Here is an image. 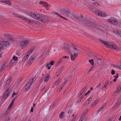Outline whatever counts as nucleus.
Returning a JSON list of instances; mask_svg holds the SVG:
<instances>
[{"label": "nucleus", "instance_id": "62", "mask_svg": "<svg viewBox=\"0 0 121 121\" xmlns=\"http://www.w3.org/2000/svg\"><path fill=\"white\" fill-rule=\"evenodd\" d=\"M39 3L40 4H42L43 3V2L42 1H40Z\"/></svg>", "mask_w": 121, "mask_h": 121}, {"label": "nucleus", "instance_id": "44", "mask_svg": "<svg viewBox=\"0 0 121 121\" xmlns=\"http://www.w3.org/2000/svg\"><path fill=\"white\" fill-rule=\"evenodd\" d=\"M64 114L63 112H62L59 115V117L60 118H61L63 117V115Z\"/></svg>", "mask_w": 121, "mask_h": 121}, {"label": "nucleus", "instance_id": "36", "mask_svg": "<svg viewBox=\"0 0 121 121\" xmlns=\"http://www.w3.org/2000/svg\"><path fill=\"white\" fill-rule=\"evenodd\" d=\"M54 13L55 14H56V15H58L61 18L64 19H66L64 17H63L61 15H60L59 14V13H57L56 12H54Z\"/></svg>", "mask_w": 121, "mask_h": 121}, {"label": "nucleus", "instance_id": "34", "mask_svg": "<svg viewBox=\"0 0 121 121\" xmlns=\"http://www.w3.org/2000/svg\"><path fill=\"white\" fill-rule=\"evenodd\" d=\"M61 79L59 78L58 80L56 81L54 83L55 85H57L60 82Z\"/></svg>", "mask_w": 121, "mask_h": 121}, {"label": "nucleus", "instance_id": "23", "mask_svg": "<svg viewBox=\"0 0 121 121\" xmlns=\"http://www.w3.org/2000/svg\"><path fill=\"white\" fill-rule=\"evenodd\" d=\"M86 86H84L83 88H82L81 91L80 92V95H79V96H80L83 93V92L84 91L86 90Z\"/></svg>", "mask_w": 121, "mask_h": 121}, {"label": "nucleus", "instance_id": "4", "mask_svg": "<svg viewBox=\"0 0 121 121\" xmlns=\"http://www.w3.org/2000/svg\"><path fill=\"white\" fill-rule=\"evenodd\" d=\"M29 15L31 17L39 21H41V20H42V15L40 14H35L31 12L30 13Z\"/></svg>", "mask_w": 121, "mask_h": 121}, {"label": "nucleus", "instance_id": "17", "mask_svg": "<svg viewBox=\"0 0 121 121\" xmlns=\"http://www.w3.org/2000/svg\"><path fill=\"white\" fill-rule=\"evenodd\" d=\"M2 44L3 45H4V46L7 47H9L10 45V43L9 42L5 41H2Z\"/></svg>", "mask_w": 121, "mask_h": 121}, {"label": "nucleus", "instance_id": "32", "mask_svg": "<svg viewBox=\"0 0 121 121\" xmlns=\"http://www.w3.org/2000/svg\"><path fill=\"white\" fill-rule=\"evenodd\" d=\"M46 99L45 97H42L40 99V100L42 103L44 102Z\"/></svg>", "mask_w": 121, "mask_h": 121}, {"label": "nucleus", "instance_id": "53", "mask_svg": "<svg viewBox=\"0 0 121 121\" xmlns=\"http://www.w3.org/2000/svg\"><path fill=\"white\" fill-rule=\"evenodd\" d=\"M90 101H88V100H87L85 102V103H86V104H89L90 102Z\"/></svg>", "mask_w": 121, "mask_h": 121}, {"label": "nucleus", "instance_id": "41", "mask_svg": "<svg viewBox=\"0 0 121 121\" xmlns=\"http://www.w3.org/2000/svg\"><path fill=\"white\" fill-rule=\"evenodd\" d=\"M93 4H94L95 5H96V6H100V4L99 3H98L96 1L95 2H93Z\"/></svg>", "mask_w": 121, "mask_h": 121}, {"label": "nucleus", "instance_id": "10", "mask_svg": "<svg viewBox=\"0 0 121 121\" xmlns=\"http://www.w3.org/2000/svg\"><path fill=\"white\" fill-rule=\"evenodd\" d=\"M95 13L97 15L102 17H105L107 16L106 14L104 12H101L100 10H95Z\"/></svg>", "mask_w": 121, "mask_h": 121}, {"label": "nucleus", "instance_id": "61", "mask_svg": "<svg viewBox=\"0 0 121 121\" xmlns=\"http://www.w3.org/2000/svg\"><path fill=\"white\" fill-rule=\"evenodd\" d=\"M63 60V58H60L59 60L58 61H59L60 63H61V61H62V60Z\"/></svg>", "mask_w": 121, "mask_h": 121}, {"label": "nucleus", "instance_id": "58", "mask_svg": "<svg viewBox=\"0 0 121 121\" xmlns=\"http://www.w3.org/2000/svg\"><path fill=\"white\" fill-rule=\"evenodd\" d=\"M69 56H63V58H64L65 59L66 58H69Z\"/></svg>", "mask_w": 121, "mask_h": 121}, {"label": "nucleus", "instance_id": "35", "mask_svg": "<svg viewBox=\"0 0 121 121\" xmlns=\"http://www.w3.org/2000/svg\"><path fill=\"white\" fill-rule=\"evenodd\" d=\"M89 61L91 65H93L94 64L93 60V59L89 60Z\"/></svg>", "mask_w": 121, "mask_h": 121}, {"label": "nucleus", "instance_id": "40", "mask_svg": "<svg viewBox=\"0 0 121 121\" xmlns=\"http://www.w3.org/2000/svg\"><path fill=\"white\" fill-rule=\"evenodd\" d=\"M54 61L53 60H51L50 61L49 63V64L51 65H54Z\"/></svg>", "mask_w": 121, "mask_h": 121}, {"label": "nucleus", "instance_id": "39", "mask_svg": "<svg viewBox=\"0 0 121 121\" xmlns=\"http://www.w3.org/2000/svg\"><path fill=\"white\" fill-rule=\"evenodd\" d=\"M101 85V84L100 83H99L96 86V87L95 89H98L99 87Z\"/></svg>", "mask_w": 121, "mask_h": 121}, {"label": "nucleus", "instance_id": "14", "mask_svg": "<svg viewBox=\"0 0 121 121\" xmlns=\"http://www.w3.org/2000/svg\"><path fill=\"white\" fill-rule=\"evenodd\" d=\"M13 104L12 103H11V104H10L9 107L8 108L9 109L6 111V113H5V114H4L2 116L4 117H5V116H6L7 115V114L10 111V109L11 108V107H12V105H13Z\"/></svg>", "mask_w": 121, "mask_h": 121}, {"label": "nucleus", "instance_id": "48", "mask_svg": "<svg viewBox=\"0 0 121 121\" xmlns=\"http://www.w3.org/2000/svg\"><path fill=\"white\" fill-rule=\"evenodd\" d=\"M13 59L14 60H17L18 58L16 56H14L13 57Z\"/></svg>", "mask_w": 121, "mask_h": 121}, {"label": "nucleus", "instance_id": "49", "mask_svg": "<svg viewBox=\"0 0 121 121\" xmlns=\"http://www.w3.org/2000/svg\"><path fill=\"white\" fill-rule=\"evenodd\" d=\"M100 63H101L102 62V59H101L98 58V60H97Z\"/></svg>", "mask_w": 121, "mask_h": 121}, {"label": "nucleus", "instance_id": "1", "mask_svg": "<svg viewBox=\"0 0 121 121\" xmlns=\"http://www.w3.org/2000/svg\"><path fill=\"white\" fill-rule=\"evenodd\" d=\"M73 17L75 18L78 20L84 22L89 26H93L94 22H92L90 19L87 18L85 20L84 17L80 15H73Z\"/></svg>", "mask_w": 121, "mask_h": 121}, {"label": "nucleus", "instance_id": "28", "mask_svg": "<svg viewBox=\"0 0 121 121\" xmlns=\"http://www.w3.org/2000/svg\"><path fill=\"white\" fill-rule=\"evenodd\" d=\"M66 83V81H65L63 84H62L60 86L59 88L60 89L59 91H60V90L65 85Z\"/></svg>", "mask_w": 121, "mask_h": 121}, {"label": "nucleus", "instance_id": "2", "mask_svg": "<svg viewBox=\"0 0 121 121\" xmlns=\"http://www.w3.org/2000/svg\"><path fill=\"white\" fill-rule=\"evenodd\" d=\"M99 40L105 46H107V47H109L111 49L115 50L117 51H118V48L116 45L113 44L108 42H106L100 39H99Z\"/></svg>", "mask_w": 121, "mask_h": 121}, {"label": "nucleus", "instance_id": "20", "mask_svg": "<svg viewBox=\"0 0 121 121\" xmlns=\"http://www.w3.org/2000/svg\"><path fill=\"white\" fill-rule=\"evenodd\" d=\"M1 1L2 2L5 3L6 4L10 5H11V2L9 0H3Z\"/></svg>", "mask_w": 121, "mask_h": 121}, {"label": "nucleus", "instance_id": "57", "mask_svg": "<svg viewBox=\"0 0 121 121\" xmlns=\"http://www.w3.org/2000/svg\"><path fill=\"white\" fill-rule=\"evenodd\" d=\"M34 108V107H32L31 108V109L30 110V111L31 112H33V110Z\"/></svg>", "mask_w": 121, "mask_h": 121}, {"label": "nucleus", "instance_id": "43", "mask_svg": "<svg viewBox=\"0 0 121 121\" xmlns=\"http://www.w3.org/2000/svg\"><path fill=\"white\" fill-rule=\"evenodd\" d=\"M46 66L48 67V69H50L51 67L49 63H48L47 64Z\"/></svg>", "mask_w": 121, "mask_h": 121}, {"label": "nucleus", "instance_id": "26", "mask_svg": "<svg viewBox=\"0 0 121 121\" xmlns=\"http://www.w3.org/2000/svg\"><path fill=\"white\" fill-rule=\"evenodd\" d=\"M119 94L118 93H117L116 91H115L113 92L112 95V96H113L114 98H115L116 96H117Z\"/></svg>", "mask_w": 121, "mask_h": 121}, {"label": "nucleus", "instance_id": "5", "mask_svg": "<svg viewBox=\"0 0 121 121\" xmlns=\"http://www.w3.org/2000/svg\"><path fill=\"white\" fill-rule=\"evenodd\" d=\"M107 22L110 23L114 25H117L121 27V23L120 22H118L117 20L116 19L115 20H113L112 18H110L109 19L107 20Z\"/></svg>", "mask_w": 121, "mask_h": 121}, {"label": "nucleus", "instance_id": "51", "mask_svg": "<svg viewBox=\"0 0 121 121\" xmlns=\"http://www.w3.org/2000/svg\"><path fill=\"white\" fill-rule=\"evenodd\" d=\"M72 112V110L70 108L68 112V114H70Z\"/></svg>", "mask_w": 121, "mask_h": 121}, {"label": "nucleus", "instance_id": "37", "mask_svg": "<svg viewBox=\"0 0 121 121\" xmlns=\"http://www.w3.org/2000/svg\"><path fill=\"white\" fill-rule=\"evenodd\" d=\"M46 54V52L45 51H44L43 52L42 54L40 56V57H42L45 56Z\"/></svg>", "mask_w": 121, "mask_h": 121}, {"label": "nucleus", "instance_id": "60", "mask_svg": "<svg viewBox=\"0 0 121 121\" xmlns=\"http://www.w3.org/2000/svg\"><path fill=\"white\" fill-rule=\"evenodd\" d=\"M81 101L79 99L78 101L76 102V104H78L81 102Z\"/></svg>", "mask_w": 121, "mask_h": 121}, {"label": "nucleus", "instance_id": "7", "mask_svg": "<svg viewBox=\"0 0 121 121\" xmlns=\"http://www.w3.org/2000/svg\"><path fill=\"white\" fill-rule=\"evenodd\" d=\"M79 47L76 46L72 45L70 48L71 52L75 53H78L79 52Z\"/></svg>", "mask_w": 121, "mask_h": 121}, {"label": "nucleus", "instance_id": "30", "mask_svg": "<svg viewBox=\"0 0 121 121\" xmlns=\"http://www.w3.org/2000/svg\"><path fill=\"white\" fill-rule=\"evenodd\" d=\"M11 79L12 78H9L8 80L6 81V85L7 84L8 85L9 84L11 81Z\"/></svg>", "mask_w": 121, "mask_h": 121}, {"label": "nucleus", "instance_id": "50", "mask_svg": "<svg viewBox=\"0 0 121 121\" xmlns=\"http://www.w3.org/2000/svg\"><path fill=\"white\" fill-rule=\"evenodd\" d=\"M115 73V71L113 69H112L111 71V73L112 74H114Z\"/></svg>", "mask_w": 121, "mask_h": 121}, {"label": "nucleus", "instance_id": "54", "mask_svg": "<svg viewBox=\"0 0 121 121\" xmlns=\"http://www.w3.org/2000/svg\"><path fill=\"white\" fill-rule=\"evenodd\" d=\"M11 119L10 117H8L7 119L5 120V121H10Z\"/></svg>", "mask_w": 121, "mask_h": 121}, {"label": "nucleus", "instance_id": "63", "mask_svg": "<svg viewBox=\"0 0 121 121\" xmlns=\"http://www.w3.org/2000/svg\"><path fill=\"white\" fill-rule=\"evenodd\" d=\"M93 58L95 59H97V60H98V58L96 56H94V57H93Z\"/></svg>", "mask_w": 121, "mask_h": 121}, {"label": "nucleus", "instance_id": "27", "mask_svg": "<svg viewBox=\"0 0 121 121\" xmlns=\"http://www.w3.org/2000/svg\"><path fill=\"white\" fill-rule=\"evenodd\" d=\"M121 90V86H118L117 89V90L116 91L117 93L119 94Z\"/></svg>", "mask_w": 121, "mask_h": 121}, {"label": "nucleus", "instance_id": "19", "mask_svg": "<svg viewBox=\"0 0 121 121\" xmlns=\"http://www.w3.org/2000/svg\"><path fill=\"white\" fill-rule=\"evenodd\" d=\"M114 33L117 35L119 36H121V31L117 30H114Z\"/></svg>", "mask_w": 121, "mask_h": 121}, {"label": "nucleus", "instance_id": "6", "mask_svg": "<svg viewBox=\"0 0 121 121\" xmlns=\"http://www.w3.org/2000/svg\"><path fill=\"white\" fill-rule=\"evenodd\" d=\"M61 12L63 14L65 15L66 14L67 16L69 17H73V15H74L73 13H72L70 11L65 9H63L61 10Z\"/></svg>", "mask_w": 121, "mask_h": 121}, {"label": "nucleus", "instance_id": "11", "mask_svg": "<svg viewBox=\"0 0 121 121\" xmlns=\"http://www.w3.org/2000/svg\"><path fill=\"white\" fill-rule=\"evenodd\" d=\"M29 43L28 40H22L20 44V46L22 48H23L26 47Z\"/></svg>", "mask_w": 121, "mask_h": 121}, {"label": "nucleus", "instance_id": "47", "mask_svg": "<svg viewBox=\"0 0 121 121\" xmlns=\"http://www.w3.org/2000/svg\"><path fill=\"white\" fill-rule=\"evenodd\" d=\"M66 51L67 52H68V53H69V54H72L71 52V50H70L69 49H67V50H66Z\"/></svg>", "mask_w": 121, "mask_h": 121}, {"label": "nucleus", "instance_id": "45", "mask_svg": "<svg viewBox=\"0 0 121 121\" xmlns=\"http://www.w3.org/2000/svg\"><path fill=\"white\" fill-rule=\"evenodd\" d=\"M103 106L101 107L100 108H99V110L98 111V113L99 112H100L101 110L103 108Z\"/></svg>", "mask_w": 121, "mask_h": 121}, {"label": "nucleus", "instance_id": "25", "mask_svg": "<svg viewBox=\"0 0 121 121\" xmlns=\"http://www.w3.org/2000/svg\"><path fill=\"white\" fill-rule=\"evenodd\" d=\"M5 64H4L3 65H2L1 68L0 69V72H2L3 70L5 69L6 67V66H5Z\"/></svg>", "mask_w": 121, "mask_h": 121}, {"label": "nucleus", "instance_id": "18", "mask_svg": "<svg viewBox=\"0 0 121 121\" xmlns=\"http://www.w3.org/2000/svg\"><path fill=\"white\" fill-rule=\"evenodd\" d=\"M78 53H74V54L73 55L71 54V59L73 60H74L75 58H76L77 56H78Z\"/></svg>", "mask_w": 121, "mask_h": 121}, {"label": "nucleus", "instance_id": "24", "mask_svg": "<svg viewBox=\"0 0 121 121\" xmlns=\"http://www.w3.org/2000/svg\"><path fill=\"white\" fill-rule=\"evenodd\" d=\"M109 83V81H107V82H106L105 83V84H104V86H103V87L102 88V90H103V89L104 88H106L107 87Z\"/></svg>", "mask_w": 121, "mask_h": 121}, {"label": "nucleus", "instance_id": "13", "mask_svg": "<svg viewBox=\"0 0 121 121\" xmlns=\"http://www.w3.org/2000/svg\"><path fill=\"white\" fill-rule=\"evenodd\" d=\"M42 20H41V21L44 23H47L49 21L47 17L44 15H42Z\"/></svg>", "mask_w": 121, "mask_h": 121}, {"label": "nucleus", "instance_id": "21", "mask_svg": "<svg viewBox=\"0 0 121 121\" xmlns=\"http://www.w3.org/2000/svg\"><path fill=\"white\" fill-rule=\"evenodd\" d=\"M49 78L50 76L48 74H47L46 75L44 78H45L44 79V82H47L48 81Z\"/></svg>", "mask_w": 121, "mask_h": 121}, {"label": "nucleus", "instance_id": "56", "mask_svg": "<svg viewBox=\"0 0 121 121\" xmlns=\"http://www.w3.org/2000/svg\"><path fill=\"white\" fill-rule=\"evenodd\" d=\"M44 6L45 7H47L48 6V4H44Z\"/></svg>", "mask_w": 121, "mask_h": 121}, {"label": "nucleus", "instance_id": "15", "mask_svg": "<svg viewBox=\"0 0 121 121\" xmlns=\"http://www.w3.org/2000/svg\"><path fill=\"white\" fill-rule=\"evenodd\" d=\"M31 85L30 84V83L28 82L25 85V90L26 91H28L30 89V87L31 86Z\"/></svg>", "mask_w": 121, "mask_h": 121}, {"label": "nucleus", "instance_id": "46", "mask_svg": "<svg viewBox=\"0 0 121 121\" xmlns=\"http://www.w3.org/2000/svg\"><path fill=\"white\" fill-rule=\"evenodd\" d=\"M94 68V67L93 66H92L91 67V68L87 72V73H89Z\"/></svg>", "mask_w": 121, "mask_h": 121}, {"label": "nucleus", "instance_id": "59", "mask_svg": "<svg viewBox=\"0 0 121 121\" xmlns=\"http://www.w3.org/2000/svg\"><path fill=\"white\" fill-rule=\"evenodd\" d=\"M56 103H54L52 105V107H54L55 106H56Z\"/></svg>", "mask_w": 121, "mask_h": 121}, {"label": "nucleus", "instance_id": "3", "mask_svg": "<svg viewBox=\"0 0 121 121\" xmlns=\"http://www.w3.org/2000/svg\"><path fill=\"white\" fill-rule=\"evenodd\" d=\"M29 15L31 17L39 21H41V20H42V15L40 14H35L31 12L30 13Z\"/></svg>", "mask_w": 121, "mask_h": 121}, {"label": "nucleus", "instance_id": "42", "mask_svg": "<svg viewBox=\"0 0 121 121\" xmlns=\"http://www.w3.org/2000/svg\"><path fill=\"white\" fill-rule=\"evenodd\" d=\"M17 93H15V92H14L12 94V98H14L15 97H14L15 95H16L17 94Z\"/></svg>", "mask_w": 121, "mask_h": 121}, {"label": "nucleus", "instance_id": "52", "mask_svg": "<svg viewBox=\"0 0 121 121\" xmlns=\"http://www.w3.org/2000/svg\"><path fill=\"white\" fill-rule=\"evenodd\" d=\"M120 98H118L117 100V101H118L117 103L118 104H120L121 102V101L120 102Z\"/></svg>", "mask_w": 121, "mask_h": 121}, {"label": "nucleus", "instance_id": "29", "mask_svg": "<svg viewBox=\"0 0 121 121\" xmlns=\"http://www.w3.org/2000/svg\"><path fill=\"white\" fill-rule=\"evenodd\" d=\"M99 100V99H97L96 101L94 102V103L92 105V106H94L97 104Z\"/></svg>", "mask_w": 121, "mask_h": 121}, {"label": "nucleus", "instance_id": "33", "mask_svg": "<svg viewBox=\"0 0 121 121\" xmlns=\"http://www.w3.org/2000/svg\"><path fill=\"white\" fill-rule=\"evenodd\" d=\"M64 68V67L63 66L61 67L59 69V70L58 71V73L59 74H60L62 70H63Z\"/></svg>", "mask_w": 121, "mask_h": 121}, {"label": "nucleus", "instance_id": "38", "mask_svg": "<svg viewBox=\"0 0 121 121\" xmlns=\"http://www.w3.org/2000/svg\"><path fill=\"white\" fill-rule=\"evenodd\" d=\"M17 97H18L17 96H15V97H14V98L13 99L11 103H12L13 104L14 102L16 100Z\"/></svg>", "mask_w": 121, "mask_h": 121}, {"label": "nucleus", "instance_id": "22", "mask_svg": "<svg viewBox=\"0 0 121 121\" xmlns=\"http://www.w3.org/2000/svg\"><path fill=\"white\" fill-rule=\"evenodd\" d=\"M35 78H33L32 79H30L28 82H29L30 83V84L32 85L33 83L35 81Z\"/></svg>", "mask_w": 121, "mask_h": 121}, {"label": "nucleus", "instance_id": "9", "mask_svg": "<svg viewBox=\"0 0 121 121\" xmlns=\"http://www.w3.org/2000/svg\"><path fill=\"white\" fill-rule=\"evenodd\" d=\"M34 48H32L30 49H29L28 52L26 53V55H25L23 57L22 60L23 61H26L28 59V58L30 55L31 54V52L33 51Z\"/></svg>", "mask_w": 121, "mask_h": 121}, {"label": "nucleus", "instance_id": "64", "mask_svg": "<svg viewBox=\"0 0 121 121\" xmlns=\"http://www.w3.org/2000/svg\"><path fill=\"white\" fill-rule=\"evenodd\" d=\"M45 87L44 86L43 87V89L41 90V91H43L45 89Z\"/></svg>", "mask_w": 121, "mask_h": 121}, {"label": "nucleus", "instance_id": "55", "mask_svg": "<svg viewBox=\"0 0 121 121\" xmlns=\"http://www.w3.org/2000/svg\"><path fill=\"white\" fill-rule=\"evenodd\" d=\"M92 99V98L91 97H90L88 99H87L88 100V101H89L90 102L91 101V100Z\"/></svg>", "mask_w": 121, "mask_h": 121}, {"label": "nucleus", "instance_id": "12", "mask_svg": "<svg viewBox=\"0 0 121 121\" xmlns=\"http://www.w3.org/2000/svg\"><path fill=\"white\" fill-rule=\"evenodd\" d=\"M10 93V91L8 90H7L4 93L3 97L4 99L8 97Z\"/></svg>", "mask_w": 121, "mask_h": 121}, {"label": "nucleus", "instance_id": "8", "mask_svg": "<svg viewBox=\"0 0 121 121\" xmlns=\"http://www.w3.org/2000/svg\"><path fill=\"white\" fill-rule=\"evenodd\" d=\"M12 15L15 17H18L20 19H22V20H24L26 21H27L29 22H31V21L25 17H23L22 16L20 15L19 14H15L14 13H13Z\"/></svg>", "mask_w": 121, "mask_h": 121}, {"label": "nucleus", "instance_id": "31", "mask_svg": "<svg viewBox=\"0 0 121 121\" xmlns=\"http://www.w3.org/2000/svg\"><path fill=\"white\" fill-rule=\"evenodd\" d=\"M86 116V114L85 113H83L82 114L80 119L82 121L84 118Z\"/></svg>", "mask_w": 121, "mask_h": 121}, {"label": "nucleus", "instance_id": "16", "mask_svg": "<svg viewBox=\"0 0 121 121\" xmlns=\"http://www.w3.org/2000/svg\"><path fill=\"white\" fill-rule=\"evenodd\" d=\"M35 59L34 57L33 56H31L28 61V64H30V65L33 62Z\"/></svg>", "mask_w": 121, "mask_h": 121}]
</instances>
